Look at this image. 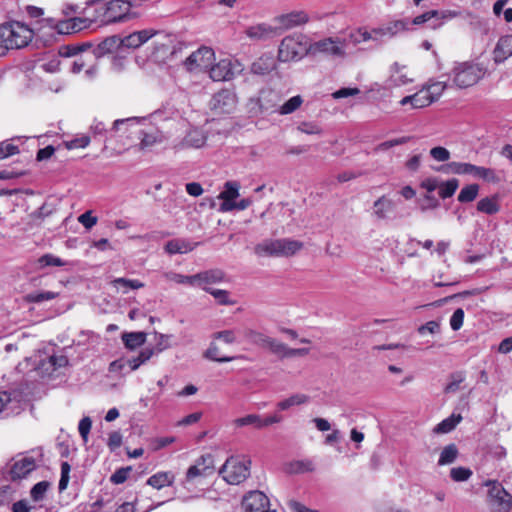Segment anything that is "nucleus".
I'll use <instances>...</instances> for the list:
<instances>
[{"label": "nucleus", "instance_id": "774afa93", "mask_svg": "<svg viewBox=\"0 0 512 512\" xmlns=\"http://www.w3.org/2000/svg\"><path fill=\"white\" fill-rule=\"evenodd\" d=\"M48 486H49V484L46 481H41V482L36 483L32 487L31 492H30L32 499L35 501L41 500L44 497V494L46 493Z\"/></svg>", "mask_w": 512, "mask_h": 512}, {"label": "nucleus", "instance_id": "052dcab7", "mask_svg": "<svg viewBox=\"0 0 512 512\" xmlns=\"http://www.w3.org/2000/svg\"><path fill=\"white\" fill-rule=\"evenodd\" d=\"M450 378L451 381L445 387L446 393L456 392L459 385L465 380V374L463 372H455L451 374Z\"/></svg>", "mask_w": 512, "mask_h": 512}, {"label": "nucleus", "instance_id": "c756f323", "mask_svg": "<svg viewBox=\"0 0 512 512\" xmlns=\"http://www.w3.org/2000/svg\"><path fill=\"white\" fill-rule=\"evenodd\" d=\"M373 208L378 219H386L394 211L395 204L391 199L382 196L374 202Z\"/></svg>", "mask_w": 512, "mask_h": 512}, {"label": "nucleus", "instance_id": "0eeeda50", "mask_svg": "<svg viewBox=\"0 0 512 512\" xmlns=\"http://www.w3.org/2000/svg\"><path fill=\"white\" fill-rule=\"evenodd\" d=\"M250 467L251 460L245 457L231 456L220 468L219 474L227 483L238 485L248 478Z\"/></svg>", "mask_w": 512, "mask_h": 512}, {"label": "nucleus", "instance_id": "412c9836", "mask_svg": "<svg viewBox=\"0 0 512 512\" xmlns=\"http://www.w3.org/2000/svg\"><path fill=\"white\" fill-rule=\"evenodd\" d=\"M510 56H512V35H505L499 38L493 50V60L496 64H500Z\"/></svg>", "mask_w": 512, "mask_h": 512}, {"label": "nucleus", "instance_id": "a19ab883", "mask_svg": "<svg viewBox=\"0 0 512 512\" xmlns=\"http://www.w3.org/2000/svg\"><path fill=\"white\" fill-rule=\"evenodd\" d=\"M236 427L254 426L257 429H262V417L258 414H249L234 420Z\"/></svg>", "mask_w": 512, "mask_h": 512}, {"label": "nucleus", "instance_id": "603ef678", "mask_svg": "<svg viewBox=\"0 0 512 512\" xmlns=\"http://www.w3.org/2000/svg\"><path fill=\"white\" fill-rule=\"evenodd\" d=\"M208 293L211 294L219 305H234L236 301L230 298V292L224 289H208Z\"/></svg>", "mask_w": 512, "mask_h": 512}, {"label": "nucleus", "instance_id": "f8f14e48", "mask_svg": "<svg viewBox=\"0 0 512 512\" xmlns=\"http://www.w3.org/2000/svg\"><path fill=\"white\" fill-rule=\"evenodd\" d=\"M237 99L233 91L223 89L214 94L211 108L218 113H231L236 107Z\"/></svg>", "mask_w": 512, "mask_h": 512}, {"label": "nucleus", "instance_id": "473e14b6", "mask_svg": "<svg viewBox=\"0 0 512 512\" xmlns=\"http://www.w3.org/2000/svg\"><path fill=\"white\" fill-rule=\"evenodd\" d=\"M174 479L175 477L171 472H158L148 478L147 484L159 490L171 486Z\"/></svg>", "mask_w": 512, "mask_h": 512}, {"label": "nucleus", "instance_id": "9d476101", "mask_svg": "<svg viewBox=\"0 0 512 512\" xmlns=\"http://www.w3.org/2000/svg\"><path fill=\"white\" fill-rule=\"evenodd\" d=\"M242 506L246 512H276L269 508L268 497L258 490L248 492L243 498Z\"/></svg>", "mask_w": 512, "mask_h": 512}, {"label": "nucleus", "instance_id": "cd10ccee", "mask_svg": "<svg viewBox=\"0 0 512 512\" xmlns=\"http://www.w3.org/2000/svg\"><path fill=\"white\" fill-rule=\"evenodd\" d=\"M254 252L258 256L279 257V239H266L257 244Z\"/></svg>", "mask_w": 512, "mask_h": 512}, {"label": "nucleus", "instance_id": "39448f33", "mask_svg": "<svg viewBox=\"0 0 512 512\" xmlns=\"http://www.w3.org/2000/svg\"><path fill=\"white\" fill-rule=\"evenodd\" d=\"M42 457L41 449L17 455L8 470L9 479L18 482L27 478L42 463Z\"/></svg>", "mask_w": 512, "mask_h": 512}, {"label": "nucleus", "instance_id": "4be33fe9", "mask_svg": "<svg viewBox=\"0 0 512 512\" xmlns=\"http://www.w3.org/2000/svg\"><path fill=\"white\" fill-rule=\"evenodd\" d=\"M410 104L413 109H420L432 104V98L428 96L427 91L422 88L413 95H408L400 100L401 106Z\"/></svg>", "mask_w": 512, "mask_h": 512}, {"label": "nucleus", "instance_id": "de8ad7c7", "mask_svg": "<svg viewBox=\"0 0 512 512\" xmlns=\"http://www.w3.org/2000/svg\"><path fill=\"white\" fill-rule=\"evenodd\" d=\"M65 264H66V262L63 261L60 257L55 256L50 253L42 255L37 260V265H38L39 269H43V268H46L49 266L61 267V266H64Z\"/></svg>", "mask_w": 512, "mask_h": 512}, {"label": "nucleus", "instance_id": "20e7f679", "mask_svg": "<svg viewBox=\"0 0 512 512\" xmlns=\"http://www.w3.org/2000/svg\"><path fill=\"white\" fill-rule=\"evenodd\" d=\"M2 37L5 39L7 49H21L26 47L34 37L33 28L19 21H9L0 25Z\"/></svg>", "mask_w": 512, "mask_h": 512}, {"label": "nucleus", "instance_id": "1a4fd4ad", "mask_svg": "<svg viewBox=\"0 0 512 512\" xmlns=\"http://www.w3.org/2000/svg\"><path fill=\"white\" fill-rule=\"evenodd\" d=\"M325 55L331 58L346 56V41L338 37H327L311 43L310 55Z\"/></svg>", "mask_w": 512, "mask_h": 512}, {"label": "nucleus", "instance_id": "8fccbe9b", "mask_svg": "<svg viewBox=\"0 0 512 512\" xmlns=\"http://www.w3.org/2000/svg\"><path fill=\"white\" fill-rule=\"evenodd\" d=\"M58 296V293L53 291H36L29 293L26 296V300L30 303H42L45 301H50L55 299Z\"/></svg>", "mask_w": 512, "mask_h": 512}, {"label": "nucleus", "instance_id": "49530a36", "mask_svg": "<svg viewBox=\"0 0 512 512\" xmlns=\"http://www.w3.org/2000/svg\"><path fill=\"white\" fill-rule=\"evenodd\" d=\"M303 103V99L300 95H296L287 100L283 105L279 107L277 112L281 115H288L295 112Z\"/></svg>", "mask_w": 512, "mask_h": 512}, {"label": "nucleus", "instance_id": "9b49d317", "mask_svg": "<svg viewBox=\"0 0 512 512\" xmlns=\"http://www.w3.org/2000/svg\"><path fill=\"white\" fill-rule=\"evenodd\" d=\"M213 59L214 51L209 47H201L186 58L184 65L189 71L196 68L206 69L211 65Z\"/></svg>", "mask_w": 512, "mask_h": 512}, {"label": "nucleus", "instance_id": "dca6fc26", "mask_svg": "<svg viewBox=\"0 0 512 512\" xmlns=\"http://www.w3.org/2000/svg\"><path fill=\"white\" fill-rule=\"evenodd\" d=\"M194 277V286H198L208 292V289H212L209 285L222 282L225 274L220 269H211L194 274Z\"/></svg>", "mask_w": 512, "mask_h": 512}, {"label": "nucleus", "instance_id": "13d9d810", "mask_svg": "<svg viewBox=\"0 0 512 512\" xmlns=\"http://www.w3.org/2000/svg\"><path fill=\"white\" fill-rule=\"evenodd\" d=\"M50 26H53L56 28L57 32L59 34H73L72 25L70 23V19L60 20V21H54L53 19H47L46 20Z\"/></svg>", "mask_w": 512, "mask_h": 512}, {"label": "nucleus", "instance_id": "37998d69", "mask_svg": "<svg viewBox=\"0 0 512 512\" xmlns=\"http://www.w3.org/2000/svg\"><path fill=\"white\" fill-rule=\"evenodd\" d=\"M479 192L477 184H469L464 186L458 194L457 200L460 203H469L476 199Z\"/></svg>", "mask_w": 512, "mask_h": 512}, {"label": "nucleus", "instance_id": "bb28decb", "mask_svg": "<svg viewBox=\"0 0 512 512\" xmlns=\"http://www.w3.org/2000/svg\"><path fill=\"white\" fill-rule=\"evenodd\" d=\"M166 347H146L143 348L136 357L128 360L131 370L138 369L142 364L147 362L153 355L161 353Z\"/></svg>", "mask_w": 512, "mask_h": 512}, {"label": "nucleus", "instance_id": "f704fd0d", "mask_svg": "<svg viewBox=\"0 0 512 512\" xmlns=\"http://www.w3.org/2000/svg\"><path fill=\"white\" fill-rule=\"evenodd\" d=\"M461 420H462L461 415L452 414L448 418H446V419L442 420L440 423H438L435 426L433 431L438 434L449 433L457 426V424H459L461 422Z\"/></svg>", "mask_w": 512, "mask_h": 512}, {"label": "nucleus", "instance_id": "a878e982", "mask_svg": "<svg viewBox=\"0 0 512 512\" xmlns=\"http://www.w3.org/2000/svg\"><path fill=\"white\" fill-rule=\"evenodd\" d=\"M276 33V28L266 23L250 26L246 29V35L255 40H265Z\"/></svg>", "mask_w": 512, "mask_h": 512}, {"label": "nucleus", "instance_id": "5fc2aeb1", "mask_svg": "<svg viewBox=\"0 0 512 512\" xmlns=\"http://www.w3.org/2000/svg\"><path fill=\"white\" fill-rule=\"evenodd\" d=\"M288 348L289 347L286 344L273 338L270 342L268 350L280 359H284L287 358Z\"/></svg>", "mask_w": 512, "mask_h": 512}, {"label": "nucleus", "instance_id": "2eb2a0df", "mask_svg": "<svg viewBox=\"0 0 512 512\" xmlns=\"http://www.w3.org/2000/svg\"><path fill=\"white\" fill-rule=\"evenodd\" d=\"M410 27V21L408 19H399L390 21L375 28L376 35H379L380 42L385 39H390L401 32L408 30Z\"/></svg>", "mask_w": 512, "mask_h": 512}, {"label": "nucleus", "instance_id": "c03bdc74", "mask_svg": "<svg viewBox=\"0 0 512 512\" xmlns=\"http://www.w3.org/2000/svg\"><path fill=\"white\" fill-rule=\"evenodd\" d=\"M448 87L446 81H436L424 86V90L427 91L428 96L432 98V103L437 101L442 95L444 90Z\"/></svg>", "mask_w": 512, "mask_h": 512}, {"label": "nucleus", "instance_id": "864d4df0", "mask_svg": "<svg viewBox=\"0 0 512 512\" xmlns=\"http://www.w3.org/2000/svg\"><path fill=\"white\" fill-rule=\"evenodd\" d=\"M163 276L168 281H173L178 284H187V285L194 286V280H195L194 275L186 276V275H182V274H179L176 272L169 271V272H165L163 274Z\"/></svg>", "mask_w": 512, "mask_h": 512}, {"label": "nucleus", "instance_id": "09e8293b", "mask_svg": "<svg viewBox=\"0 0 512 512\" xmlns=\"http://www.w3.org/2000/svg\"><path fill=\"white\" fill-rule=\"evenodd\" d=\"M459 182L457 179L453 178L447 180L439 185L438 194L442 199L449 198L454 195L458 188Z\"/></svg>", "mask_w": 512, "mask_h": 512}, {"label": "nucleus", "instance_id": "e433bc0d", "mask_svg": "<svg viewBox=\"0 0 512 512\" xmlns=\"http://www.w3.org/2000/svg\"><path fill=\"white\" fill-rule=\"evenodd\" d=\"M91 43H83V44H69L63 45L59 48V55L62 57H74L79 53L86 51L87 49L92 48Z\"/></svg>", "mask_w": 512, "mask_h": 512}, {"label": "nucleus", "instance_id": "7ed1b4c3", "mask_svg": "<svg viewBox=\"0 0 512 512\" xmlns=\"http://www.w3.org/2000/svg\"><path fill=\"white\" fill-rule=\"evenodd\" d=\"M311 43L302 33H294L282 39L278 49L281 62L299 61L310 54Z\"/></svg>", "mask_w": 512, "mask_h": 512}, {"label": "nucleus", "instance_id": "69168bd1", "mask_svg": "<svg viewBox=\"0 0 512 512\" xmlns=\"http://www.w3.org/2000/svg\"><path fill=\"white\" fill-rule=\"evenodd\" d=\"M431 157L438 162H446L450 159V152L442 146L433 147L430 150Z\"/></svg>", "mask_w": 512, "mask_h": 512}, {"label": "nucleus", "instance_id": "5701e85b", "mask_svg": "<svg viewBox=\"0 0 512 512\" xmlns=\"http://www.w3.org/2000/svg\"><path fill=\"white\" fill-rule=\"evenodd\" d=\"M405 69V66H400L398 63L392 65L391 75L388 79L389 87H401L413 81L412 78L408 76Z\"/></svg>", "mask_w": 512, "mask_h": 512}, {"label": "nucleus", "instance_id": "2f4dec72", "mask_svg": "<svg viewBox=\"0 0 512 512\" xmlns=\"http://www.w3.org/2000/svg\"><path fill=\"white\" fill-rule=\"evenodd\" d=\"M310 397L303 393H296L277 403L280 411L288 410L294 406H300L309 403Z\"/></svg>", "mask_w": 512, "mask_h": 512}, {"label": "nucleus", "instance_id": "393cba45", "mask_svg": "<svg viewBox=\"0 0 512 512\" xmlns=\"http://www.w3.org/2000/svg\"><path fill=\"white\" fill-rule=\"evenodd\" d=\"M196 245V243L189 240L177 238L168 241L164 249L170 255L185 254L194 250Z\"/></svg>", "mask_w": 512, "mask_h": 512}, {"label": "nucleus", "instance_id": "6ab92c4d", "mask_svg": "<svg viewBox=\"0 0 512 512\" xmlns=\"http://www.w3.org/2000/svg\"><path fill=\"white\" fill-rule=\"evenodd\" d=\"M210 77L213 81H229L234 77L231 60L223 59L210 68Z\"/></svg>", "mask_w": 512, "mask_h": 512}, {"label": "nucleus", "instance_id": "6e6552de", "mask_svg": "<svg viewBox=\"0 0 512 512\" xmlns=\"http://www.w3.org/2000/svg\"><path fill=\"white\" fill-rule=\"evenodd\" d=\"M484 486L489 487L487 501L495 512H510L512 510V495L508 493L497 480H487Z\"/></svg>", "mask_w": 512, "mask_h": 512}, {"label": "nucleus", "instance_id": "79ce46f5", "mask_svg": "<svg viewBox=\"0 0 512 512\" xmlns=\"http://www.w3.org/2000/svg\"><path fill=\"white\" fill-rule=\"evenodd\" d=\"M112 285L116 288L122 287V293H127L129 289H140L144 287V283L136 279L115 278Z\"/></svg>", "mask_w": 512, "mask_h": 512}, {"label": "nucleus", "instance_id": "72a5a7b5", "mask_svg": "<svg viewBox=\"0 0 512 512\" xmlns=\"http://www.w3.org/2000/svg\"><path fill=\"white\" fill-rule=\"evenodd\" d=\"M206 142L204 133L199 129L190 130L183 140V145L186 147L200 148Z\"/></svg>", "mask_w": 512, "mask_h": 512}, {"label": "nucleus", "instance_id": "423d86ee", "mask_svg": "<svg viewBox=\"0 0 512 512\" xmlns=\"http://www.w3.org/2000/svg\"><path fill=\"white\" fill-rule=\"evenodd\" d=\"M437 171H441L446 174L472 175L474 178L493 184L501 181L494 169L465 162H450L437 169Z\"/></svg>", "mask_w": 512, "mask_h": 512}, {"label": "nucleus", "instance_id": "f03ea898", "mask_svg": "<svg viewBox=\"0 0 512 512\" xmlns=\"http://www.w3.org/2000/svg\"><path fill=\"white\" fill-rule=\"evenodd\" d=\"M486 74V68L474 61L455 62L449 73L452 85L466 89L476 85Z\"/></svg>", "mask_w": 512, "mask_h": 512}, {"label": "nucleus", "instance_id": "c9c22d12", "mask_svg": "<svg viewBox=\"0 0 512 512\" xmlns=\"http://www.w3.org/2000/svg\"><path fill=\"white\" fill-rule=\"evenodd\" d=\"M477 210L488 215H493L499 212L500 205L496 197H485L478 201Z\"/></svg>", "mask_w": 512, "mask_h": 512}, {"label": "nucleus", "instance_id": "bf43d9fd", "mask_svg": "<svg viewBox=\"0 0 512 512\" xmlns=\"http://www.w3.org/2000/svg\"><path fill=\"white\" fill-rule=\"evenodd\" d=\"M90 143V137L87 135H82L80 137H76L72 140L65 141L64 146L67 150H73L78 148H85Z\"/></svg>", "mask_w": 512, "mask_h": 512}, {"label": "nucleus", "instance_id": "ea45409f", "mask_svg": "<svg viewBox=\"0 0 512 512\" xmlns=\"http://www.w3.org/2000/svg\"><path fill=\"white\" fill-rule=\"evenodd\" d=\"M462 13L457 10H437V15H435V21L431 22L430 27L432 29L439 28L443 25L445 21L454 19L460 16Z\"/></svg>", "mask_w": 512, "mask_h": 512}, {"label": "nucleus", "instance_id": "a18cd8bd", "mask_svg": "<svg viewBox=\"0 0 512 512\" xmlns=\"http://www.w3.org/2000/svg\"><path fill=\"white\" fill-rule=\"evenodd\" d=\"M240 185L236 181H228L224 185V190L220 192L218 198L221 200H235L239 196Z\"/></svg>", "mask_w": 512, "mask_h": 512}, {"label": "nucleus", "instance_id": "c85d7f7f", "mask_svg": "<svg viewBox=\"0 0 512 512\" xmlns=\"http://www.w3.org/2000/svg\"><path fill=\"white\" fill-rule=\"evenodd\" d=\"M18 490L19 482L13 480L0 485V506L10 505L16 499Z\"/></svg>", "mask_w": 512, "mask_h": 512}, {"label": "nucleus", "instance_id": "680f3d73", "mask_svg": "<svg viewBox=\"0 0 512 512\" xmlns=\"http://www.w3.org/2000/svg\"><path fill=\"white\" fill-rule=\"evenodd\" d=\"M70 471H71L70 464L68 462H62V464H61V476H60V480H59V483H58L59 491L66 490V488L68 486V483H69V479H70Z\"/></svg>", "mask_w": 512, "mask_h": 512}, {"label": "nucleus", "instance_id": "b1692460", "mask_svg": "<svg viewBox=\"0 0 512 512\" xmlns=\"http://www.w3.org/2000/svg\"><path fill=\"white\" fill-rule=\"evenodd\" d=\"M243 337L248 343L266 349H268L270 342L273 339L265 333L252 328L244 329Z\"/></svg>", "mask_w": 512, "mask_h": 512}, {"label": "nucleus", "instance_id": "4c0bfd02", "mask_svg": "<svg viewBox=\"0 0 512 512\" xmlns=\"http://www.w3.org/2000/svg\"><path fill=\"white\" fill-rule=\"evenodd\" d=\"M458 448L455 444H449L443 448L438 459V465H448L453 463L458 457Z\"/></svg>", "mask_w": 512, "mask_h": 512}, {"label": "nucleus", "instance_id": "ddd939ff", "mask_svg": "<svg viewBox=\"0 0 512 512\" xmlns=\"http://www.w3.org/2000/svg\"><path fill=\"white\" fill-rule=\"evenodd\" d=\"M214 471V458L211 454L202 455L186 472V480L192 481L200 476H208Z\"/></svg>", "mask_w": 512, "mask_h": 512}, {"label": "nucleus", "instance_id": "4468645a", "mask_svg": "<svg viewBox=\"0 0 512 512\" xmlns=\"http://www.w3.org/2000/svg\"><path fill=\"white\" fill-rule=\"evenodd\" d=\"M309 19V15L305 11L295 10L277 16L275 22L279 28L288 30L306 24Z\"/></svg>", "mask_w": 512, "mask_h": 512}, {"label": "nucleus", "instance_id": "338daca9", "mask_svg": "<svg viewBox=\"0 0 512 512\" xmlns=\"http://www.w3.org/2000/svg\"><path fill=\"white\" fill-rule=\"evenodd\" d=\"M19 153V147L9 142H2L0 144V160L6 159L10 156Z\"/></svg>", "mask_w": 512, "mask_h": 512}, {"label": "nucleus", "instance_id": "f3484780", "mask_svg": "<svg viewBox=\"0 0 512 512\" xmlns=\"http://www.w3.org/2000/svg\"><path fill=\"white\" fill-rule=\"evenodd\" d=\"M464 20L467 22L471 32L474 36L484 37L490 32V26L487 19L467 11L463 15Z\"/></svg>", "mask_w": 512, "mask_h": 512}, {"label": "nucleus", "instance_id": "aec40b11", "mask_svg": "<svg viewBox=\"0 0 512 512\" xmlns=\"http://www.w3.org/2000/svg\"><path fill=\"white\" fill-rule=\"evenodd\" d=\"M155 34L156 31L151 29L133 32L128 36L121 38V47L136 49L151 39Z\"/></svg>", "mask_w": 512, "mask_h": 512}, {"label": "nucleus", "instance_id": "4d7b16f0", "mask_svg": "<svg viewBox=\"0 0 512 512\" xmlns=\"http://www.w3.org/2000/svg\"><path fill=\"white\" fill-rule=\"evenodd\" d=\"M215 340H221L226 344H233L237 342V332L236 330H223L215 332L212 336Z\"/></svg>", "mask_w": 512, "mask_h": 512}, {"label": "nucleus", "instance_id": "3c124183", "mask_svg": "<svg viewBox=\"0 0 512 512\" xmlns=\"http://www.w3.org/2000/svg\"><path fill=\"white\" fill-rule=\"evenodd\" d=\"M204 357L211 361H215V362H219V363H227V362H231L234 359H236V357H234V356L219 357V348L214 343L210 344V346L204 353Z\"/></svg>", "mask_w": 512, "mask_h": 512}, {"label": "nucleus", "instance_id": "0e129e2a", "mask_svg": "<svg viewBox=\"0 0 512 512\" xmlns=\"http://www.w3.org/2000/svg\"><path fill=\"white\" fill-rule=\"evenodd\" d=\"M91 427H92V420L90 417L85 416L79 421L78 431H79V434H80L83 442H85V443L88 441V436H89Z\"/></svg>", "mask_w": 512, "mask_h": 512}, {"label": "nucleus", "instance_id": "58836bf2", "mask_svg": "<svg viewBox=\"0 0 512 512\" xmlns=\"http://www.w3.org/2000/svg\"><path fill=\"white\" fill-rule=\"evenodd\" d=\"M145 339L146 335L143 332H130L122 335V341L129 349L141 346L145 342Z\"/></svg>", "mask_w": 512, "mask_h": 512}, {"label": "nucleus", "instance_id": "7c9ffc66", "mask_svg": "<svg viewBox=\"0 0 512 512\" xmlns=\"http://www.w3.org/2000/svg\"><path fill=\"white\" fill-rule=\"evenodd\" d=\"M303 248V243L289 238L279 239V257H290Z\"/></svg>", "mask_w": 512, "mask_h": 512}, {"label": "nucleus", "instance_id": "6e6d98bb", "mask_svg": "<svg viewBox=\"0 0 512 512\" xmlns=\"http://www.w3.org/2000/svg\"><path fill=\"white\" fill-rule=\"evenodd\" d=\"M471 476V469L466 467H454L450 470V477L455 482L467 481Z\"/></svg>", "mask_w": 512, "mask_h": 512}, {"label": "nucleus", "instance_id": "f257e3e1", "mask_svg": "<svg viewBox=\"0 0 512 512\" xmlns=\"http://www.w3.org/2000/svg\"><path fill=\"white\" fill-rule=\"evenodd\" d=\"M104 1L93 7L94 21L100 25L124 22L131 17V3L127 0Z\"/></svg>", "mask_w": 512, "mask_h": 512}, {"label": "nucleus", "instance_id": "e2e57ef3", "mask_svg": "<svg viewBox=\"0 0 512 512\" xmlns=\"http://www.w3.org/2000/svg\"><path fill=\"white\" fill-rule=\"evenodd\" d=\"M463 322L464 310L462 308H457L450 317V327L453 331H458L463 326Z\"/></svg>", "mask_w": 512, "mask_h": 512}, {"label": "nucleus", "instance_id": "a211bd4d", "mask_svg": "<svg viewBox=\"0 0 512 512\" xmlns=\"http://www.w3.org/2000/svg\"><path fill=\"white\" fill-rule=\"evenodd\" d=\"M121 47V38L119 36H110L93 47L90 58L97 59L106 54L113 53Z\"/></svg>", "mask_w": 512, "mask_h": 512}]
</instances>
